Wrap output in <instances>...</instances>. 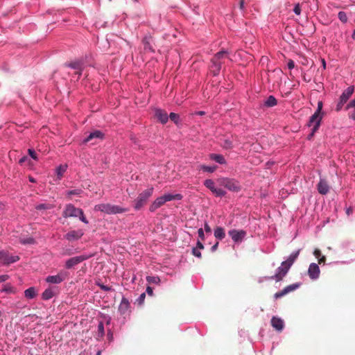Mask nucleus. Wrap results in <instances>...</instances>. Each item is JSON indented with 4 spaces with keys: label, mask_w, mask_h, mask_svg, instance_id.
I'll list each match as a JSON object with an SVG mask.
<instances>
[{
    "label": "nucleus",
    "mask_w": 355,
    "mask_h": 355,
    "mask_svg": "<svg viewBox=\"0 0 355 355\" xmlns=\"http://www.w3.org/2000/svg\"><path fill=\"white\" fill-rule=\"evenodd\" d=\"M66 66L76 70V73L80 76L84 68V63L81 60H76L66 64Z\"/></svg>",
    "instance_id": "17"
},
{
    "label": "nucleus",
    "mask_w": 355,
    "mask_h": 355,
    "mask_svg": "<svg viewBox=\"0 0 355 355\" xmlns=\"http://www.w3.org/2000/svg\"><path fill=\"white\" fill-rule=\"evenodd\" d=\"M53 208V205L50 204L41 203L35 206L37 210L50 209Z\"/></svg>",
    "instance_id": "40"
},
{
    "label": "nucleus",
    "mask_w": 355,
    "mask_h": 355,
    "mask_svg": "<svg viewBox=\"0 0 355 355\" xmlns=\"http://www.w3.org/2000/svg\"><path fill=\"white\" fill-rule=\"evenodd\" d=\"M94 256L93 253L82 254L78 256L73 257L65 261L64 267L67 269H71L80 263L86 261Z\"/></svg>",
    "instance_id": "3"
},
{
    "label": "nucleus",
    "mask_w": 355,
    "mask_h": 355,
    "mask_svg": "<svg viewBox=\"0 0 355 355\" xmlns=\"http://www.w3.org/2000/svg\"><path fill=\"white\" fill-rule=\"evenodd\" d=\"M168 118L176 125H179L180 123V116L174 112H171Z\"/></svg>",
    "instance_id": "35"
},
{
    "label": "nucleus",
    "mask_w": 355,
    "mask_h": 355,
    "mask_svg": "<svg viewBox=\"0 0 355 355\" xmlns=\"http://www.w3.org/2000/svg\"><path fill=\"white\" fill-rule=\"evenodd\" d=\"M37 295V291L34 286L29 287L24 291V296L28 300L35 298Z\"/></svg>",
    "instance_id": "23"
},
{
    "label": "nucleus",
    "mask_w": 355,
    "mask_h": 355,
    "mask_svg": "<svg viewBox=\"0 0 355 355\" xmlns=\"http://www.w3.org/2000/svg\"><path fill=\"white\" fill-rule=\"evenodd\" d=\"M78 217L85 224H88L89 223V221L86 218V217L85 216L83 211L82 209L80 210V212H79Z\"/></svg>",
    "instance_id": "49"
},
{
    "label": "nucleus",
    "mask_w": 355,
    "mask_h": 355,
    "mask_svg": "<svg viewBox=\"0 0 355 355\" xmlns=\"http://www.w3.org/2000/svg\"><path fill=\"white\" fill-rule=\"evenodd\" d=\"M338 17L340 19V21L345 24L347 23L348 18L347 16V14L343 11H340L338 14Z\"/></svg>",
    "instance_id": "42"
},
{
    "label": "nucleus",
    "mask_w": 355,
    "mask_h": 355,
    "mask_svg": "<svg viewBox=\"0 0 355 355\" xmlns=\"http://www.w3.org/2000/svg\"><path fill=\"white\" fill-rule=\"evenodd\" d=\"M354 92V87L349 86L343 92L339 98L341 99L342 102H347L353 94Z\"/></svg>",
    "instance_id": "19"
},
{
    "label": "nucleus",
    "mask_w": 355,
    "mask_h": 355,
    "mask_svg": "<svg viewBox=\"0 0 355 355\" xmlns=\"http://www.w3.org/2000/svg\"><path fill=\"white\" fill-rule=\"evenodd\" d=\"M165 203V201L162 196H159L157 198L155 201L151 204L149 207V211L150 212L155 211L158 208H159L162 205Z\"/></svg>",
    "instance_id": "22"
},
{
    "label": "nucleus",
    "mask_w": 355,
    "mask_h": 355,
    "mask_svg": "<svg viewBox=\"0 0 355 355\" xmlns=\"http://www.w3.org/2000/svg\"><path fill=\"white\" fill-rule=\"evenodd\" d=\"M320 268L315 263H311L308 269V275L311 279H318L320 276Z\"/></svg>",
    "instance_id": "12"
},
{
    "label": "nucleus",
    "mask_w": 355,
    "mask_h": 355,
    "mask_svg": "<svg viewBox=\"0 0 355 355\" xmlns=\"http://www.w3.org/2000/svg\"><path fill=\"white\" fill-rule=\"evenodd\" d=\"M300 250H297L296 251L293 252L288 257V258L286 260L289 266H292L295 260L297 259L300 254Z\"/></svg>",
    "instance_id": "27"
},
{
    "label": "nucleus",
    "mask_w": 355,
    "mask_h": 355,
    "mask_svg": "<svg viewBox=\"0 0 355 355\" xmlns=\"http://www.w3.org/2000/svg\"><path fill=\"white\" fill-rule=\"evenodd\" d=\"M82 193H83V190L80 189H78L69 190L67 191L66 194L68 196H71L73 195L80 196Z\"/></svg>",
    "instance_id": "43"
},
{
    "label": "nucleus",
    "mask_w": 355,
    "mask_h": 355,
    "mask_svg": "<svg viewBox=\"0 0 355 355\" xmlns=\"http://www.w3.org/2000/svg\"><path fill=\"white\" fill-rule=\"evenodd\" d=\"M196 248H198L199 250H202L204 248V245L200 241H197V243H196Z\"/></svg>",
    "instance_id": "63"
},
{
    "label": "nucleus",
    "mask_w": 355,
    "mask_h": 355,
    "mask_svg": "<svg viewBox=\"0 0 355 355\" xmlns=\"http://www.w3.org/2000/svg\"><path fill=\"white\" fill-rule=\"evenodd\" d=\"M19 259L18 255H10L8 252L0 251V261L3 265H10L16 263Z\"/></svg>",
    "instance_id": "8"
},
{
    "label": "nucleus",
    "mask_w": 355,
    "mask_h": 355,
    "mask_svg": "<svg viewBox=\"0 0 355 355\" xmlns=\"http://www.w3.org/2000/svg\"><path fill=\"white\" fill-rule=\"evenodd\" d=\"M192 254H193V255H194L195 257H196L198 258H201V257H202L200 250H199L198 248H193Z\"/></svg>",
    "instance_id": "52"
},
{
    "label": "nucleus",
    "mask_w": 355,
    "mask_h": 355,
    "mask_svg": "<svg viewBox=\"0 0 355 355\" xmlns=\"http://www.w3.org/2000/svg\"><path fill=\"white\" fill-rule=\"evenodd\" d=\"M28 159L27 156H23L22 157H21L19 160V163L20 164H22L23 163H24L26 159Z\"/></svg>",
    "instance_id": "64"
},
{
    "label": "nucleus",
    "mask_w": 355,
    "mask_h": 355,
    "mask_svg": "<svg viewBox=\"0 0 355 355\" xmlns=\"http://www.w3.org/2000/svg\"><path fill=\"white\" fill-rule=\"evenodd\" d=\"M318 191L322 195H325L329 192V187L327 182L325 180H320L318 184Z\"/></svg>",
    "instance_id": "18"
},
{
    "label": "nucleus",
    "mask_w": 355,
    "mask_h": 355,
    "mask_svg": "<svg viewBox=\"0 0 355 355\" xmlns=\"http://www.w3.org/2000/svg\"><path fill=\"white\" fill-rule=\"evenodd\" d=\"M146 291L148 293V295H153V289L150 286H147Z\"/></svg>",
    "instance_id": "60"
},
{
    "label": "nucleus",
    "mask_w": 355,
    "mask_h": 355,
    "mask_svg": "<svg viewBox=\"0 0 355 355\" xmlns=\"http://www.w3.org/2000/svg\"><path fill=\"white\" fill-rule=\"evenodd\" d=\"M204 228H205V231L206 232H211V227H209V224L207 223H205Z\"/></svg>",
    "instance_id": "62"
},
{
    "label": "nucleus",
    "mask_w": 355,
    "mask_h": 355,
    "mask_svg": "<svg viewBox=\"0 0 355 355\" xmlns=\"http://www.w3.org/2000/svg\"><path fill=\"white\" fill-rule=\"evenodd\" d=\"M287 67L289 69H293L295 67V62L292 60H289L287 63Z\"/></svg>",
    "instance_id": "57"
},
{
    "label": "nucleus",
    "mask_w": 355,
    "mask_h": 355,
    "mask_svg": "<svg viewBox=\"0 0 355 355\" xmlns=\"http://www.w3.org/2000/svg\"><path fill=\"white\" fill-rule=\"evenodd\" d=\"M9 279V276L8 275H0V283L5 282Z\"/></svg>",
    "instance_id": "58"
},
{
    "label": "nucleus",
    "mask_w": 355,
    "mask_h": 355,
    "mask_svg": "<svg viewBox=\"0 0 355 355\" xmlns=\"http://www.w3.org/2000/svg\"><path fill=\"white\" fill-rule=\"evenodd\" d=\"M19 242L20 243L23 244V245H33L35 244L36 242H35V239H33V237H28V238H25V239H21L19 240Z\"/></svg>",
    "instance_id": "36"
},
{
    "label": "nucleus",
    "mask_w": 355,
    "mask_h": 355,
    "mask_svg": "<svg viewBox=\"0 0 355 355\" xmlns=\"http://www.w3.org/2000/svg\"><path fill=\"white\" fill-rule=\"evenodd\" d=\"M198 236L200 238L201 240L203 241L205 239L204 231H203V230L202 228L198 229Z\"/></svg>",
    "instance_id": "55"
},
{
    "label": "nucleus",
    "mask_w": 355,
    "mask_h": 355,
    "mask_svg": "<svg viewBox=\"0 0 355 355\" xmlns=\"http://www.w3.org/2000/svg\"><path fill=\"white\" fill-rule=\"evenodd\" d=\"M103 137L104 134L101 130H96L92 132H90L89 135L83 139V144H87L94 139H103Z\"/></svg>",
    "instance_id": "16"
},
{
    "label": "nucleus",
    "mask_w": 355,
    "mask_h": 355,
    "mask_svg": "<svg viewBox=\"0 0 355 355\" xmlns=\"http://www.w3.org/2000/svg\"><path fill=\"white\" fill-rule=\"evenodd\" d=\"M287 295L286 293V291H285V289L284 288L283 290L280 291H278L277 292L275 295H274V298L275 300H277L279 298H281L282 297H284V295Z\"/></svg>",
    "instance_id": "47"
},
{
    "label": "nucleus",
    "mask_w": 355,
    "mask_h": 355,
    "mask_svg": "<svg viewBox=\"0 0 355 355\" xmlns=\"http://www.w3.org/2000/svg\"><path fill=\"white\" fill-rule=\"evenodd\" d=\"M346 103H347V102H344V101H343V102H342V101H341V99H340V98H339V101H338V103H337V105H336V110L337 112L340 111V110H342V108H343V105H344Z\"/></svg>",
    "instance_id": "53"
},
{
    "label": "nucleus",
    "mask_w": 355,
    "mask_h": 355,
    "mask_svg": "<svg viewBox=\"0 0 355 355\" xmlns=\"http://www.w3.org/2000/svg\"><path fill=\"white\" fill-rule=\"evenodd\" d=\"M154 112L155 116L161 123L165 124L168 122V115L165 110L156 107L154 109Z\"/></svg>",
    "instance_id": "11"
},
{
    "label": "nucleus",
    "mask_w": 355,
    "mask_h": 355,
    "mask_svg": "<svg viewBox=\"0 0 355 355\" xmlns=\"http://www.w3.org/2000/svg\"><path fill=\"white\" fill-rule=\"evenodd\" d=\"M84 235L82 230H71L65 234V238L69 241H78Z\"/></svg>",
    "instance_id": "13"
},
{
    "label": "nucleus",
    "mask_w": 355,
    "mask_h": 355,
    "mask_svg": "<svg viewBox=\"0 0 355 355\" xmlns=\"http://www.w3.org/2000/svg\"><path fill=\"white\" fill-rule=\"evenodd\" d=\"M229 236L232 238L234 243L241 242L246 236L244 230H231L228 232Z\"/></svg>",
    "instance_id": "10"
},
{
    "label": "nucleus",
    "mask_w": 355,
    "mask_h": 355,
    "mask_svg": "<svg viewBox=\"0 0 355 355\" xmlns=\"http://www.w3.org/2000/svg\"><path fill=\"white\" fill-rule=\"evenodd\" d=\"M96 285L98 286L103 291H112L114 289L108 286L104 285L101 282H96Z\"/></svg>",
    "instance_id": "41"
},
{
    "label": "nucleus",
    "mask_w": 355,
    "mask_h": 355,
    "mask_svg": "<svg viewBox=\"0 0 355 355\" xmlns=\"http://www.w3.org/2000/svg\"><path fill=\"white\" fill-rule=\"evenodd\" d=\"M228 55V51L226 50H221L216 53L213 58H215V60H218L221 61L222 59L226 58Z\"/></svg>",
    "instance_id": "32"
},
{
    "label": "nucleus",
    "mask_w": 355,
    "mask_h": 355,
    "mask_svg": "<svg viewBox=\"0 0 355 355\" xmlns=\"http://www.w3.org/2000/svg\"><path fill=\"white\" fill-rule=\"evenodd\" d=\"M165 201V202L171 201L173 200H180L182 199V195L180 193L171 194V193H166L162 196Z\"/></svg>",
    "instance_id": "24"
},
{
    "label": "nucleus",
    "mask_w": 355,
    "mask_h": 355,
    "mask_svg": "<svg viewBox=\"0 0 355 355\" xmlns=\"http://www.w3.org/2000/svg\"><path fill=\"white\" fill-rule=\"evenodd\" d=\"M220 184L231 191L238 192L241 187L236 180L228 178L221 179Z\"/></svg>",
    "instance_id": "7"
},
{
    "label": "nucleus",
    "mask_w": 355,
    "mask_h": 355,
    "mask_svg": "<svg viewBox=\"0 0 355 355\" xmlns=\"http://www.w3.org/2000/svg\"><path fill=\"white\" fill-rule=\"evenodd\" d=\"M349 118L350 119H352L354 121H355V110H352L349 113Z\"/></svg>",
    "instance_id": "59"
},
{
    "label": "nucleus",
    "mask_w": 355,
    "mask_h": 355,
    "mask_svg": "<svg viewBox=\"0 0 355 355\" xmlns=\"http://www.w3.org/2000/svg\"><path fill=\"white\" fill-rule=\"evenodd\" d=\"M150 39L151 37L150 36L146 35L143 38L142 43L144 44V48L145 51L154 52V49H153V46L150 44Z\"/></svg>",
    "instance_id": "26"
},
{
    "label": "nucleus",
    "mask_w": 355,
    "mask_h": 355,
    "mask_svg": "<svg viewBox=\"0 0 355 355\" xmlns=\"http://www.w3.org/2000/svg\"><path fill=\"white\" fill-rule=\"evenodd\" d=\"M204 185L207 189H209L211 191H212L214 189V188L216 187L215 182L211 179L205 180L204 182Z\"/></svg>",
    "instance_id": "34"
},
{
    "label": "nucleus",
    "mask_w": 355,
    "mask_h": 355,
    "mask_svg": "<svg viewBox=\"0 0 355 355\" xmlns=\"http://www.w3.org/2000/svg\"><path fill=\"white\" fill-rule=\"evenodd\" d=\"M69 276V272L65 270H60L55 275H49L46 277L45 281L49 284H59L64 281Z\"/></svg>",
    "instance_id": "5"
},
{
    "label": "nucleus",
    "mask_w": 355,
    "mask_h": 355,
    "mask_svg": "<svg viewBox=\"0 0 355 355\" xmlns=\"http://www.w3.org/2000/svg\"><path fill=\"white\" fill-rule=\"evenodd\" d=\"M222 62L220 60H215L214 58H212L211 60V66H210V71L213 74V76H216L219 74L221 69Z\"/></svg>",
    "instance_id": "14"
},
{
    "label": "nucleus",
    "mask_w": 355,
    "mask_h": 355,
    "mask_svg": "<svg viewBox=\"0 0 355 355\" xmlns=\"http://www.w3.org/2000/svg\"><path fill=\"white\" fill-rule=\"evenodd\" d=\"M272 327L277 331H282L284 327V320L276 316H273L270 320Z\"/></svg>",
    "instance_id": "15"
},
{
    "label": "nucleus",
    "mask_w": 355,
    "mask_h": 355,
    "mask_svg": "<svg viewBox=\"0 0 355 355\" xmlns=\"http://www.w3.org/2000/svg\"><path fill=\"white\" fill-rule=\"evenodd\" d=\"M277 104V101L274 96H269L264 102V105L268 107H273Z\"/></svg>",
    "instance_id": "30"
},
{
    "label": "nucleus",
    "mask_w": 355,
    "mask_h": 355,
    "mask_svg": "<svg viewBox=\"0 0 355 355\" xmlns=\"http://www.w3.org/2000/svg\"><path fill=\"white\" fill-rule=\"evenodd\" d=\"M346 110H355V98L351 101L345 107Z\"/></svg>",
    "instance_id": "50"
},
{
    "label": "nucleus",
    "mask_w": 355,
    "mask_h": 355,
    "mask_svg": "<svg viewBox=\"0 0 355 355\" xmlns=\"http://www.w3.org/2000/svg\"><path fill=\"white\" fill-rule=\"evenodd\" d=\"M322 106H323L322 102V101H318L317 109H316L315 112H319V113H322Z\"/></svg>",
    "instance_id": "56"
},
{
    "label": "nucleus",
    "mask_w": 355,
    "mask_h": 355,
    "mask_svg": "<svg viewBox=\"0 0 355 355\" xmlns=\"http://www.w3.org/2000/svg\"><path fill=\"white\" fill-rule=\"evenodd\" d=\"M210 159L220 164H226V160L225 157L220 154L211 153L209 155Z\"/></svg>",
    "instance_id": "25"
},
{
    "label": "nucleus",
    "mask_w": 355,
    "mask_h": 355,
    "mask_svg": "<svg viewBox=\"0 0 355 355\" xmlns=\"http://www.w3.org/2000/svg\"><path fill=\"white\" fill-rule=\"evenodd\" d=\"M130 306V304L129 300L123 296L119 306V311L121 314H125L129 310Z\"/></svg>",
    "instance_id": "21"
},
{
    "label": "nucleus",
    "mask_w": 355,
    "mask_h": 355,
    "mask_svg": "<svg viewBox=\"0 0 355 355\" xmlns=\"http://www.w3.org/2000/svg\"><path fill=\"white\" fill-rule=\"evenodd\" d=\"M323 114L315 112L314 114L309 118L307 123V126L311 127L313 125V132H315L320 125Z\"/></svg>",
    "instance_id": "6"
},
{
    "label": "nucleus",
    "mask_w": 355,
    "mask_h": 355,
    "mask_svg": "<svg viewBox=\"0 0 355 355\" xmlns=\"http://www.w3.org/2000/svg\"><path fill=\"white\" fill-rule=\"evenodd\" d=\"M300 286V283H295L291 285L287 286L284 288L285 291H286V293H289L290 292H292L296 289H297Z\"/></svg>",
    "instance_id": "38"
},
{
    "label": "nucleus",
    "mask_w": 355,
    "mask_h": 355,
    "mask_svg": "<svg viewBox=\"0 0 355 355\" xmlns=\"http://www.w3.org/2000/svg\"><path fill=\"white\" fill-rule=\"evenodd\" d=\"M300 286V283H295L291 285L287 286L284 288L285 291H286V293H289L290 292H292L296 289H297Z\"/></svg>",
    "instance_id": "39"
},
{
    "label": "nucleus",
    "mask_w": 355,
    "mask_h": 355,
    "mask_svg": "<svg viewBox=\"0 0 355 355\" xmlns=\"http://www.w3.org/2000/svg\"><path fill=\"white\" fill-rule=\"evenodd\" d=\"M225 145L226 148H232V143L230 140H225Z\"/></svg>",
    "instance_id": "61"
},
{
    "label": "nucleus",
    "mask_w": 355,
    "mask_h": 355,
    "mask_svg": "<svg viewBox=\"0 0 355 355\" xmlns=\"http://www.w3.org/2000/svg\"><path fill=\"white\" fill-rule=\"evenodd\" d=\"M146 281L149 284H159L161 282L160 278L158 276H147Z\"/></svg>",
    "instance_id": "33"
},
{
    "label": "nucleus",
    "mask_w": 355,
    "mask_h": 355,
    "mask_svg": "<svg viewBox=\"0 0 355 355\" xmlns=\"http://www.w3.org/2000/svg\"><path fill=\"white\" fill-rule=\"evenodd\" d=\"M28 153L31 156V157L33 158L34 160H37V156L33 149L29 148L28 150Z\"/></svg>",
    "instance_id": "51"
},
{
    "label": "nucleus",
    "mask_w": 355,
    "mask_h": 355,
    "mask_svg": "<svg viewBox=\"0 0 355 355\" xmlns=\"http://www.w3.org/2000/svg\"><path fill=\"white\" fill-rule=\"evenodd\" d=\"M145 297H146V294H145V293H141V294L138 297V298L136 300L135 303H137L138 305H142V304H144V302Z\"/></svg>",
    "instance_id": "46"
},
{
    "label": "nucleus",
    "mask_w": 355,
    "mask_h": 355,
    "mask_svg": "<svg viewBox=\"0 0 355 355\" xmlns=\"http://www.w3.org/2000/svg\"><path fill=\"white\" fill-rule=\"evenodd\" d=\"M98 334L100 337H103L105 334L104 324L100 322L98 324Z\"/></svg>",
    "instance_id": "44"
},
{
    "label": "nucleus",
    "mask_w": 355,
    "mask_h": 355,
    "mask_svg": "<svg viewBox=\"0 0 355 355\" xmlns=\"http://www.w3.org/2000/svg\"><path fill=\"white\" fill-rule=\"evenodd\" d=\"M56 294L55 288L49 287L46 288L42 293V299L43 300H49Z\"/></svg>",
    "instance_id": "20"
},
{
    "label": "nucleus",
    "mask_w": 355,
    "mask_h": 355,
    "mask_svg": "<svg viewBox=\"0 0 355 355\" xmlns=\"http://www.w3.org/2000/svg\"><path fill=\"white\" fill-rule=\"evenodd\" d=\"M216 197H223L226 194V191L221 188L215 187L211 191Z\"/></svg>",
    "instance_id": "37"
},
{
    "label": "nucleus",
    "mask_w": 355,
    "mask_h": 355,
    "mask_svg": "<svg viewBox=\"0 0 355 355\" xmlns=\"http://www.w3.org/2000/svg\"><path fill=\"white\" fill-rule=\"evenodd\" d=\"M94 210L106 214H117L126 212L128 209L110 203H101L94 206Z\"/></svg>",
    "instance_id": "1"
},
{
    "label": "nucleus",
    "mask_w": 355,
    "mask_h": 355,
    "mask_svg": "<svg viewBox=\"0 0 355 355\" xmlns=\"http://www.w3.org/2000/svg\"><path fill=\"white\" fill-rule=\"evenodd\" d=\"M153 191L154 188L150 187L140 193L135 200L134 208L136 210H139L146 204L148 199L153 195Z\"/></svg>",
    "instance_id": "2"
},
{
    "label": "nucleus",
    "mask_w": 355,
    "mask_h": 355,
    "mask_svg": "<svg viewBox=\"0 0 355 355\" xmlns=\"http://www.w3.org/2000/svg\"><path fill=\"white\" fill-rule=\"evenodd\" d=\"M1 292L10 293L13 292V288L10 284H6L1 290Z\"/></svg>",
    "instance_id": "48"
},
{
    "label": "nucleus",
    "mask_w": 355,
    "mask_h": 355,
    "mask_svg": "<svg viewBox=\"0 0 355 355\" xmlns=\"http://www.w3.org/2000/svg\"><path fill=\"white\" fill-rule=\"evenodd\" d=\"M293 12L295 15H299L301 13V8L300 6V4L297 3L294 6Z\"/></svg>",
    "instance_id": "54"
},
{
    "label": "nucleus",
    "mask_w": 355,
    "mask_h": 355,
    "mask_svg": "<svg viewBox=\"0 0 355 355\" xmlns=\"http://www.w3.org/2000/svg\"><path fill=\"white\" fill-rule=\"evenodd\" d=\"M67 167H68L67 164H64V165L61 164V165H59L58 167H56L55 172H56L58 178L59 180H60L62 178L63 174L67 171Z\"/></svg>",
    "instance_id": "29"
},
{
    "label": "nucleus",
    "mask_w": 355,
    "mask_h": 355,
    "mask_svg": "<svg viewBox=\"0 0 355 355\" xmlns=\"http://www.w3.org/2000/svg\"><path fill=\"white\" fill-rule=\"evenodd\" d=\"M291 267L286 261H282L280 266L276 269L275 275L268 277V279H274L276 282L281 281L286 275Z\"/></svg>",
    "instance_id": "4"
},
{
    "label": "nucleus",
    "mask_w": 355,
    "mask_h": 355,
    "mask_svg": "<svg viewBox=\"0 0 355 355\" xmlns=\"http://www.w3.org/2000/svg\"><path fill=\"white\" fill-rule=\"evenodd\" d=\"M199 168H200V170H202L204 172L212 173L216 170L217 166H216V165L207 166L205 164H201L199 166Z\"/></svg>",
    "instance_id": "31"
},
{
    "label": "nucleus",
    "mask_w": 355,
    "mask_h": 355,
    "mask_svg": "<svg viewBox=\"0 0 355 355\" xmlns=\"http://www.w3.org/2000/svg\"><path fill=\"white\" fill-rule=\"evenodd\" d=\"M327 6L329 8H340L341 7L340 4L336 3L335 1H329L327 3Z\"/></svg>",
    "instance_id": "45"
},
{
    "label": "nucleus",
    "mask_w": 355,
    "mask_h": 355,
    "mask_svg": "<svg viewBox=\"0 0 355 355\" xmlns=\"http://www.w3.org/2000/svg\"><path fill=\"white\" fill-rule=\"evenodd\" d=\"M81 209L76 208L72 204H67L65 206V208L62 212V216L65 218L70 217H78L79 212H80Z\"/></svg>",
    "instance_id": "9"
},
{
    "label": "nucleus",
    "mask_w": 355,
    "mask_h": 355,
    "mask_svg": "<svg viewBox=\"0 0 355 355\" xmlns=\"http://www.w3.org/2000/svg\"><path fill=\"white\" fill-rule=\"evenodd\" d=\"M214 236L219 240H222L225 236L224 229L221 227H217L214 230Z\"/></svg>",
    "instance_id": "28"
}]
</instances>
